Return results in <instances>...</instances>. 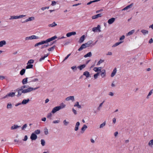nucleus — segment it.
<instances>
[{"label": "nucleus", "instance_id": "obj_1", "mask_svg": "<svg viewBox=\"0 0 153 153\" xmlns=\"http://www.w3.org/2000/svg\"><path fill=\"white\" fill-rule=\"evenodd\" d=\"M62 106H59L54 108L53 109H52L51 111V112L52 113L54 114L56 112V111L65 108V105L63 103H62Z\"/></svg>", "mask_w": 153, "mask_h": 153}, {"label": "nucleus", "instance_id": "obj_2", "mask_svg": "<svg viewBox=\"0 0 153 153\" xmlns=\"http://www.w3.org/2000/svg\"><path fill=\"white\" fill-rule=\"evenodd\" d=\"M16 90L18 91V94L17 95V97L21 96L22 93L25 94L28 93L27 89L22 90L21 89V88H18L16 89Z\"/></svg>", "mask_w": 153, "mask_h": 153}, {"label": "nucleus", "instance_id": "obj_3", "mask_svg": "<svg viewBox=\"0 0 153 153\" xmlns=\"http://www.w3.org/2000/svg\"><path fill=\"white\" fill-rule=\"evenodd\" d=\"M97 41L94 43H93V41L91 40L88 41L87 43H85V44L87 47L90 46L92 47L96 44Z\"/></svg>", "mask_w": 153, "mask_h": 153}, {"label": "nucleus", "instance_id": "obj_4", "mask_svg": "<svg viewBox=\"0 0 153 153\" xmlns=\"http://www.w3.org/2000/svg\"><path fill=\"white\" fill-rule=\"evenodd\" d=\"M57 38V37L56 36H55L50 38L46 40H43V41L44 42V43L45 44L53 41Z\"/></svg>", "mask_w": 153, "mask_h": 153}, {"label": "nucleus", "instance_id": "obj_5", "mask_svg": "<svg viewBox=\"0 0 153 153\" xmlns=\"http://www.w3.org/2000/svg\"><path fill=\"white\" fill-rule=\"evenodd\" d=\"M15 96V92H11L8 94H7L6 95V96L3 97L1 99H4L8 97H13Z\"/></svg>", "mask_w": 153, "mask_h": 153}, {"label": "nucleus", "instance_id": "obj_6", "mask_svg": "<svg viewBox=\"0 0 153 153\" xmlns=\"http://www.w3.org/2000/svg\"><path fill=\"white\" fill-rule=\"evenodd\" d=\"M37 138V136L34 133H32L30 136V138L32 140H35Z\"/></svg>", "mask_w": 153, "mask_h": 153}, {"label": "nucleus", "instance_id": "obj_7", "mask_svg": "<svg viewBox=\"0 0 153 153\" xmlns=\"http://www.w3.org/2000/svg\"><path fill=\"white\" fill-rule=\"evenodd\" d=\"M39 87H36L35 88H33L31 87H29L27 88V89L28 90V93H29V92H31L32 91L36 90L38 88H39Z\"/></svg>", "mask_w": 153, "mask_h": 153}, {"label": "nucleus", "instance_id": "obj_8", "mask_svg": "<svg viewBox=\"0 0 153 153\" xmlns=\"http://www.w3.org/2000/svg\"><path fill=\"white\" fill-rule=\"evenodd\" d=\"M102 69L101 67H94L93 68V70L95 72H98L99 71L101 72Z\"/></svg>", "mask_w": 153, "mask_h": 153}, {"label": "nucleus", "instance_id": "obj_9", "mask_svg": "<svg viewBox=\"0 0 153 153\" xmlns=\"http://www.w3.org/2000/svg\"><path fill=\"white\" fill-rule=\"evenodd\" d=\"M71 100L72 101H74V97L73 96H71L67 97L65 99L66 101H69Z\"/></svg>", "mask_w": 153, "mask_h": 153}, {"label": "nucleus", "instance_id": "obj_10", "mask_svg": "<svg viewBox=\"0 0 153 153\" xmlns=\"http://www.w3.org/2000/svg\"><path fill=\"white\" fill-rule=\"evenodd\" d=\"M101 73L100 75L102 78L105 77L106 75L105 71L104 69L102 70V71H101Z\"/></svg>", "mask_w": 153, "mask_h": 153}, {"label": "nucleus", "instance_id": "obj_11", "mask_svg": "<svg viewBox=\"0 0 153 153\" xmlns=\"http://www.w3.org/2000/svg\"><path fill=\"white\" fill-rule=\"evenodd\" d=\"M76 34V33L75 32H72L67 33L66 34V36L67 37H69L72 35H75Z\"/></svg>", "mask_w": 153, "mask_h": 153}, {"label": "nucleus", "instance_id": "obj_12", "mask_svg": "<svg viewBox=\"0 0 153 153\" xmlns=\"http://www.w3.org/2000/svg\"><path fill=\"white\" fill-rule=\"evenodd\" d=\"M117 70L116 68H115L113 70L112 73L111 74V76L112 77L114 76L117 73Z\"/></svg>", "mask_w": 153, "mask_h": 153}, {"label": "nucleus", "instance_id": "obj_13", "mask_svg": "<svg viewBox=\"0 0 153 153\" xmlns=\"http://www.w3.org/2000/svg\"><path fill=\"white\" fill-rule=\"evenodd\" d=\"M115 18H112L109 19L108 21V23L109 24H112L115 21Z\"/></svg>", "mask_w": 153, "mask_h": 153}, {"label": "nucleus", "instance_id": "obj_14", "mask_svg": "<svg viewBox=\"0 0 153 153\" xmlns=\"http://www.w3.org/2000/svg\"><path fill=\"white\" fill-rule=\"evenodd\" d=\"M102 16V15L101 14H98L96 15L93 16L92 17V19H94L97 18L98 17H101Z\"/></svg>", "mask_w": 153, "mask_h": 153}, {"label": "nucleus", "instance_id": "obj_15", "mask_svg": "<svg viewBox=\"0 0 153 153\" xmlns=\"http://www.w3.org/2000/svg\"><path fill=\"white\" fill-rule=\"evenodd\" d=\"M80 125V123L79 122H77L76 123L75 125V127L74 128V130L75 131H77L79 129V126Z\"/></svg>", "mask_w": 153, "mask_h": 153}, {"label": "nucleus", "instance_id": "obj_16", "mask_svg": "<svg viewBox=\"0 0 153 153\" xmlns=\"http://www.w3.org/2000/svg\"><path fill=\"white\" fill-rule=\"evenodd\" d=\"M85 35H83L82 36H81L79 39V43H81L82 42L85 40Z\"/></svg>", "mask_w": 153, "mask_h": 153}, {"label": "nucleus", "instance_id": "obj_17", "mask_svg": "<svg viewBox=\"0 0 153 153\" xmlns=\"http://www.w3.org/2000/svg\"><path fill=\"white\" fill-rule=\"evenodd\" d=\"M87 128V126L85 124L83 125L82 127L81 128L82 133H83L85 129Z\"/></svg>", "mask_w": 153, "mask_h": 153}, {"label": "nucleus", "instance_id": "obj_18", "mask_svg": "<svg viewBox=\"0 0 153 153\" xmlns=\"http://www.w3.org/2000/svg\"><path fill=\"white\" fill-rule=\"evenodd\" d=\"M83 75L85 76L87 78H88L90 76V74L88 71H86L83 73Z\"/></svg>", "mask_w": 153, "mask_h": 153}, {"label": "nucleus", "instance_id": "obj_19", "mask_svg": "<svg viewBox=\"0 0 153 153\" xmlns=\"http://www.w3.org/2000/svg\"><path fill=\"white\" fill-rule=\"evenodd\" d=\"M86 66V64H83L80 65L77 68H79L80 70H82L83 68L85 67Z\"/></svg>", "mask_w": 153, "mask_h": 153}, {"label": "nucleus", "instance_id": "obj_20", "mask_svg": "<svg viewBox=\"0 0 153 153\" xmlns=\"http://www.w3.org/2000/svg\"><path fill=\"white\" fill-rule=\"evenodd\" d=\"M30 100L29 99H28L27 100L24 99L22 101V104L23 105L26 104Z\"/></svg>", "mask_w": 153, "mask_h": 153}, {"label": "nucleus", "instance_id": "obj_21", "mask_svg": "<svg viewBox=\"0 0 153 153\" xmlns=\"http://www.w3.org/2000/svg\"><path fill=\"white\" fill-rule=\"evenodd\" d=\"M133 5V4L131 3V4H130V5H128L127 6H126L124 8H123V10H126L127 9H128V8H130L132 7Z\"/></svg>", "mask_w": 153, "mask_h": 153}, {"label": "nucleus", "instance_id": "obj_22", "mask_svg": "<svg viewBox=\"0 0 153 153\" xmlns=\"http://www.w3.org/2000/svg\"><path fill=\"white\" fill-rule=\"evenodd\" d=\"M28 78H26L24 79L22 81V83L23 85H25L27 83V79Z\"/></svg>", "mask_w": 153, "mask_h": 153}, {"label": "nucleus", "instance_id": "obj_23", "mask_svg": "<svg viewBox=\"0 0 153 153\" xmlns=\"http://www.w3.org/2000/svg\"><path fill=\"white\" fill-rule=\"evenodd\" d=\"M52 113L51 112V113H48L47 116V118L49 119L50 120H52Z\"/></svg>", "mask_w": 153, "mask_h": 153}, {"label": "nucleus", "instance_id": "obj_24", "mask_svg": "<svg viewBox=\"0 0 153 153\" xmlns=\"http://www.w3.org/2000/svg\"><path fill=\"white\" fill-rule=\"evenodd\" d=\"M44 42L43 41H42L40 42H39L37 43H36L34 45V47H36L38 46L39 45H43L44 44Z\"/></svg>", "mask_w": 153, "mask_h": 153}, {"label": "nucleus", "instance_id": "obj_25", "mask_svg": "<svg viewBox=\"0 0 153 153\" xmlns=\"http://www.w3.org/2000/svg\"><path fill=\"white\" fill-rule=\"evenodd\" d=\"M20 126H18L17 125H14L13 126H12L11 127V130L13 129H16L19 127H20Z\"/></svg>", "mask_w": 153, "mask_h": 153}, {"label": "nucleus", "instance_id": "obj_26", "mask_svg": "<svg viewBox=\"0 0 153 153\" xmlns=\"http://www.w3.org/2000/svg\"><path fill=\"white\" fill-rule=\"evenodd\" d=\"M141 32L144 35L148 33V31L144 29L141 30Z\"/></svg>", "mask_w": 153, "mask_h": 153}, {"label": "nucleus", "instance_id": "obj_27", "mask_svg": "<svg viewBox=\"0 0 153 153\" xmlns=\"http://www.w3.org/2000/svg\"><path fill=\"white\" fill-rule=\"evenodd\" d=\"M19 19V16H10V18L9 19L11 20L13 19Z\"/></svg>", "mask_w": 153, "mask_h": 153}, {"label": "nucleus", "instance_id": "obj_28", "mask_svg": "<svg viewBox=\"0 0 153 153\" xmlns=\"http://www.w3.org/2000/svg\"><path fill=\"white\" fill-rule=\"evenodd\" d=\"M6 44V41L4 40L1 41L0 42V47H2L3 45Z\"/></svg>", "mask_w": 153, "mask_h": 153}, {"label": "nucleus", "instance_id": "obj_29", "mask_svg": "<svg viewBox=\"0 0 153 153\" xmlns=\"http://www.w3.org/2000/svg\"><path fill=\"white\" fill-rule=\"evenodd\" d=\"M91 56L92 53L91 52H90L88 53L87 54L85 55L84 56L85 58H86L88 57H91Z\"/></svg>", "mask_w": 153, "mask_h": 153}, {"label": "nucleus", "instance_id": "obj_30", "mask_svg": "<svg viewBox=\"0 0 153 153\" xmlns=\"http://www.w3.org/2000/svg\"><path fill=\"white\" fill-rule=\"evenodd\" d=\"M34 19V18L33 17H31L25 20V22H28L30 21H31Z\"/></svg>", "mask_w": 153, "mask_h": 153}, {"label": "nucleus", "instance_id": "obj_31", "mask_svg": "<svg viewBox=\"0 0 153 153\" xmlns=\"http://www.w3.org/2000/svg\"><path fill=\"white\" fill-rule=\"evenodd\" d=\"M74 106H77L79 108H81V105H79V103L78 102H76L74 105Z\"/></svg>", "mask_w": 153, "mask_h": 153}, {"label": "nucleus", "instance_id": "obj_32", "mask_svg": "<svg viewBox=\"0 0 153 153\" xmlns=\"http://www.w3.org/2000/svg\"><path fill=\"white\" fill-rule=\"evenodd\" d=\"M57 25V24L55 22H53L52 24H49L48 25V26L51 27H53L55 26H56Z\"/></svg>", "mask_w": 153, "mask_h": 153}, {"label": "nucleus", "instance_id": "obj_33", "mask_svg": "<svg viewBox=\"0 0 153 153\" xmlns=\"http://www.w3.org/2000/svg\"><path fill=\"white\" fill-rule=\"evenodd\" d=\"M123 42V41H120V42H117V43H115V44H114L112 46V47H115L117 46L118 45L122 43Z\"/></svg>", "mask_w": 153, "mask_h": 153}, {"label": "nucleus", "instance_id": "obj_34", "mask_svg": "<svg viewBox=\"0 0 153 153\" xmlns=\"http://www.w3.org/2000/svg\"><path fill=\"white\" fill-rule=\"evenodd\" d=\"M25 71V69H22L20 72V74L21 75H23L24 74Z\"/></svg>", "mask_w": 153, "mask_h": 153}, {"label": "nucleus", "instance_id": "obj_35", "mask_svg": "<svg viewBox=\"0 0 153 153\" xmlns=\"http://www.w3.org/2000/svg\"><path fill=\"white\" fill-rule=\"evenodd\" d=\"M29 87H30L28 85H23L20 88H21V89L22 90H24V88H27V89Z\"/></svg>", "mask_w": 153, "mask_h": 153}, {"label": "nucleus", "instance_id": "obj_36", "mask_svg": "<svg viewBox=\"0 0 153 153\" xmlns=\"http://www.w3.org/2000/svg\"><path fill=\"white\" fill-rule=\"evenodd\" d=\"M33 67V65L32 64H29V65H27L26 66V68L27 69H30V68H32Z\"/></svg>", "mask_w": 153, "mask_h": 153}, {"label": "nucleus", "instance_id": "obj_37", "mask_svg": "<svg viewBox=\"0 0 153 153\" xmlns=\"http://www.w3.org/2000/svg\"><path fill=\"white\" fill-rule=\"evenodd\" d=\"M38 81V79L37 78H33L29 82H36Z\"/></svg>", "mask_w": 153, "mask_h": 153}, {"label": "nucleus", "instance_id": "obj_38", "mask_svg": "<svg viewBox=\"0 0 153 153\" xmlns=\"http://www.w3.org/2000/svg\"><path fill=\"white\" fill-rule=\"evenodd\" d=\"M134 32V30H132L129 32H128L127 34V35H132Z\"/></svg>", "mask_w": 153, "mask_h": 153}, {"label": "nucleus", "instance_id": "obj_39", "mask_svg": "<svg viewBox=\"0 0 153 153\" xmlns=\"http://www.w3.org/2000/svg\"><path fill=\"white\" fill-rule=\"evenodd\" d=\"M7 109H11L12 108V106L11 103H9L7 104Z\"/></svg>", "mask_w": 153, "mask_h": 153}, {"label": "nucleus", "instance_id": "obj_40", "mask_svg": "<svg viewBox=\"0 0 153 153\" xmlns=\"http://www.w3.org/2000/svg\"><path fill=\"white\" fill-rule=\"evenodd\" d=\"M34 62V60L33 59H31L29 60L28 61V62L27 64V65H28L29 64H31L33 63Z\"/></svg>", "mask_w": 153, "mask_h": 153}, {"label": "nucleus", "instance_id": "obj_41", "mask_svg": "<svg viewBox=\"0 0 153 153\" xmlns=\"http://www.w3.org/2000/svg\"><path fill=\"white\" fill-rule=\"evenodd\" d=\"M55 47H56V46L55 45H54L53 47H52L49 48L48 49V50L49 51H53L54 50V48H55Z\"/></svg>", "mask_w": 153, "mask_h": 153}, {"label": "nucleus", "instance_id": "obj_42", "mask_svg": "<svg viewBox=\"0 0 153 153\" xmlns=\"http://www.w3.org/2000/svg\"><path fill=\"white\" fill-rule=\"evenodd\" d=\"M41 144L42 146H44L45 145V141L43 139H42L41 140Z\"/></svg>", "mask_w": 153, "mask_h": 153}, {"label": "nucleus", "instance_id": "obj_43", "mask_svg": "<svg viewBox=\"0 0 153 153\" xmlns=\"http://www.w3.org/2000/svg\"><path fill=\"white\" fill-rule=\"evenodd\" d=\"M104 60L100 59L97 62V65H100V64L103 62H104Z\"/></svg>", "mask_w": 153, "mask_h": 153}, {"label": "nucleus", "instance_id": "obj_44", "mask_svg": "<svg viewBox=\"0 0 153 153\" xmlns=\"http://www.w3.org/2000/svg\"><path fill=\"white\" fill-rule=\"evenodd\" d=\"M40 130L37 129V130H35L34 131V133L36 134H40Z\"/></svg>", "mask_w": 153, "mask_h": 153}, {"label": "nucleus", "instance_id": "obj_45", "mask_svg": "<svg viewBox=\"0 0 153 153\" xmlns=\"http://www.w3.org/2000/svg\"><path fill=\"white\" fill-rule=\"evenodd\" d=\"M153 91V89L151 90L149 92L148 95L147 97V98L148 99L149 98V96H150L152 94V91Z\"/></svg>", "mask_w": 153, "mask_h": 153}, {"label": "nucleus", "instance_id": "obj_46", "mask_svg": "<svg viewBox=\"0 0 153 153\" xmlns=\"http://www.w3.org/2000/svg\"><path fill=\"white\" fill-rule=\"evenodd\" d=\"M105 125V122L103 123H102L100 124V128H102Z\"/></svg>", "mask_w": 153, "mask_h": 153}, {"label": "nucleus", "instance_id": "obj_47", "mask_svg": "<svg viewBox=\"0 0 153 153\" xmlns=\"http://www.w3.org/2000/svg\"><path fill=\"white\" fill-rule=\"evenodd\" d=\"M44 132L45 134V135H47L48 134V130L46 128H45L44 129Z\"/></svg>", "mask_w": 153, "mask_h": 153}, {"label": "nucleus", "instance_id": "obj_48", "mask_svg": "<svg viewBox=\"0 0 153 153\" xmlns=\"http://www.w3.org/2000/svg\"><path fill=\"white\" fill-rule=\"evenodd\" d=\"M27 127V125L26 124H25L22 127V130H24Z\"/></svg>", "mask_w": 153, "mask_h": 153}, {"label": "nucleus", "instance_id": "obj_49", "mask_svg": "<svg viewBox=\"0 0 153 153\" xmlns=\"http://www.w3.org/2000/svg\"><path fill=\"white\" fill-rule=\"evenodd\" d=\"M30 39H32V36H30L27 37L25 38V40H26Z\"/></svg>", "mask_w": 153, "mask_h": 153}, {"label": "nucleus", "instance_id": "obj_50", "mask_svg": "<svg viewBox=\"0 0 153 153\" xmlns=\"http://www.w3.org/2000/svg\"><path fill=\"white\" fill-rule=\"evenodd\" d=\"M97 28L96 30H97L98 31V32H101V30H100V25H98L97 27H96Z\"/></svg>", "mask_w": 153, "mask_h": 153}, {"label": "nucleus", "instance_id": "obj_51", "mask_svg": "<svg viewBox=\"0 0 153 153\" xmlns=\"http://www.w3.org/2000/svg\"><path fill=\"white\" fill-rule=\"evenodd\" d=\"M63 123L65 126H67L68 124H69V122L68 121H66V120H65L63 121Z\"/></svg>", "mask_w": 153, "mask_h": 153}, {"label": "nucleus", "instance_id": "obj_52", "mask_svg": "<svg viewBox=\"0 0 153 153\" xmlns=\"http://www.w3.org/2000/svg\"><path fill=\"white\" fill-rule=\"evenodd\" d=\"M32 39H37L39 38L38 36H36L35 35H32Z\"/></svg>", "mask_w": 153, "mask_h": 153}, {"label": "nucleus", "instance_id": "obj_53", "mask_svg": "<svg viewBox=\"0 0 153 153\" xmlns=\"http://www.w3.org/2000/svg\"><path fill=\"white\" fill-rule=\"evenodd\" d=\"M148 144L150 146L151 145H153V139Z\"/></svg>", "mask_w": 153, "mask_h": 153}, {"label": "nucleus", "instance_id": "obj_54", "mask_svg": "<svg viewBox=\"0 0 153 153\" xmlns=\"http://www.w3.org/2000/svg\"><path fill=\"white\" fill-rule=\"evenodd\" d=\"M84 49V48H83V45H82L81 47H80L78 49V51H80L82 50L83 49Z\"/></svg>", "mask_w": 153, "mask_h": 153}, {"label": "nucleus", "instance_id": "obj_55", "mask_svg": "<svg viewBox=\"0 0 153 153\" xmlns=\"http://www.w3.org/2000/svg\"><path fill=\"white\" fill-rule=\"evenodd\" d=\"M71 53H70L68 54L67 56L65 58L64 60L63 61V62H64L65 60H66L68 58V57L71 55Z\"/></svg>", "mask_w": 153, "mask_h": 153}, {"label": "nucleus", "instance_id": "obj_56", "mask_svg": "<svg viewBox=\"0 0 153 153\" xmlns=\"http://www.w3.org/2000/svg\"><path fill=\"white\" fill-rule=\"evenodd\" d=\"M56 4V2L55 1H52V3L51 4V5L52 6L55 5Z\"/></svg>", "mask_w": 153, "mask_h": 153}, {"label": "nucleus", "instance_id": "obj_57", "mask_svg": "<svg viewBox=\"0 0 153 153\" xmlns=\"http://www.w3.org/2000/svg\"><path fill=\"white\" fill-rule=\"evenodd\" d=\"M60 122L59 120H56L53 121V123L56 124V123H59Z\"/></svg>", "mask_w": 153, "mask_h": 153}, {"label": "nucleus", "instance_id": "obj_58", "mask_svg": "<svg viewBox=\"0 0 153 153\" xmlns=\"http://www.w3.org/2000/svg\"><path fill=\"white\" fill-rule=\"evenodd\" d=\"M71 68L73 70H76L77 69L76 66H73L71 67Z\"/></svg>", "mask_w": 153, "mask_h": 153}, {"label": "nucleus", "instance_id": "obj_59", "mask_svg": "<svg viewBox=\"0 0 153 153\" xmlns=\"http://www.w3.org/2000/svg\"><path fill=\"white\" fill-rule=\"evenodd\" d=\"M153 42V40L152 38L149 41V43L151 44Z\"/></svg>", "mask_w": 153, "mask_h": 153}, {"label": "nucleus", "instance_id": "obj_60", "mask_svg": "<svg viewBox=\"0 0 153 153\" xmlns=\"http://www.w3.org/2000/svg\"><path fill=\"white\" fill-rule=\"evenodd\" d=\"M45 57H44V56L42 57L41 58L39 59V62H41L42 61V60H44L45 59Z\"/></svg>", "mask_w": 153, "mask_h": 153}, {"label": "nucleus", "instance_id": "obj_61", "mask_svg": "<svg viewBox=\"0 0 153 153\" xmlns=\"http://www.w3.org/2000/svg\"><path fill=\"white\" fill-rule=\"evenodd\" d=\"M72 111L74 114H77V112L75 110L74 108H72Z\"/></svg>", "mask_w": 153, "mask_h": 153}, {"label": "nucleus", "instance_id": "obj_62", "mask_svg": "<svg viewBox=\"0 0 153 153\" xmlns=\"http://www.w3.org/2000/svg\"><path fill=\"white\" fill-rule=\"evenodd\" d=\"M27 139V135H25L24 137V139H23V140L24 141H26Z\"/></svg>", "mask_w": 153, "mask_h": 153}, {"label": "nucleus", "instance_id": "obj_63", "mask_svg": "<svg viewBox=\"0 0 153 153\" xmlns=\"http://www.w3.org/2000/svg\"><path fill=\"white\" fill-rule=\"evenodd\" d=\"M125 36L124 35L122 36L120 39V40L124 39L125 38Z\"/></svg>", "mask_w": 153, "mask_h": 153}, {"label": "nucleus", "instance_id": "obj_64", "mask_svg": "<svg viewBox=\"0 0 153 153\" xmlns=\"http://www.w3.org/2000/svg\"><path fill=\"white\" fill-rule=\"evenodd\" d=\"M18 16H19V18H23L24 17H25L26 16V15H20Z\"/></svg>", "mask_w": 153, "mask_h": 153}]
</instances>
